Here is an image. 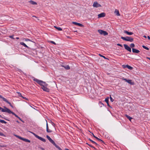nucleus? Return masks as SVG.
Masks as SVG:
<instances>
[{
  "instance_id": "nucleus-1",
  "label": "nucleus",
  "mask_w": 150,
  "mask_h": 150,
  "mask_svg": "<svg viewBox=\"0 0 150 150\" xmlns=\"http://www.w3.org/2000/svg\"><path fill=\"white\" fill-rule=\"evenodd\" d=\"M4 108L3 109L2 108L0 107V110H1L2 112H7L9 114H12L13 115L15 116L19 119L21 121L23 122H24V121L22 120V119L18 117L17 115L15 114L14 112H12L9 109L7 108L5 106L4 107Z\"/></svg>"
},
{
  "instance_id": "nucleus-2",
  "label": "nucleus",
  "mask_w": 150,
  "mask_h": 150,
  "mask_svg": "<svg viewBox=\"0 0 150 150\" xmlns=\"http://www.w3.org/2000/svg\"><path fill=\"white\" fill-rule=\"evenodd\" d=\"M33 80L37 82L38 84L40 85L43 87V86H47L48 84L46 83L45 82L41 80L38 79L36 78H34Z\"/></svg>"
},
{
  "instance_id": "nucleus-3",
  "label": "nucleus",
  "mask_w": 150,
  "mask_h": 150,
  "mask_svg": "<svg viewBox=\"0 0 150 150\" xmlns=\"http://www.w3.org/2000/svg\"><path fill=\"white\" fill-rule=\"evenodd\" d=\"M121 38L124 40L129 41L131 42H133L134 41L133 38L127 36L125 37H121Z\"/></svg>"
},
{
  "instance_id": "nucleus-4",
  "label": "nucleus",
  "mask_w": 150,
  "mask_h": 150,
  "mask_svg": "<svg viewBox=\"0 0 150 150\" xmlns=\"http://www.w3.org/2000/svg\"><path fill=\"white\" fill-rule=\"evenodd\" d=\"M29 132L32 133L36 138H38L40 140L44 142H46V140L44 138L38 136V135L36 134H35V133L33 132H32L30 131H29Z\"/></svg>"
},
{
  "instance_id": "nucleus-5",
  "label": "nucleus",
  "mask_w": 150,
  "mask_h": 150,
  "mask_svg": "<svg viewBox=\"0 0 150 150\" xmlns=\"http://www.w3.org/2000/svg\"><path fill=\"white\" fill-rule=\"evenodd\" d=\"M14 135L16 137L18 138L19 139H20L23 141L25 142H29V143H30V140H29L28 139H26L23 138L20 136H18L17 135Z\"/></svg>"
},
{
  "instance_id": "nucleus-6",
  "label": "nucleus",
  "mask_w": 150,
  "mask_h": 150,
  "mask_svg": "<svg viewBox=\"0 0 150 150\" xmlns=\"http://www.w3.org/2000/svg\"><path fill=\"white\" fill-rule=\"evenodd\" d=\"M0 98H2L3 101L6 102L12 108L13 107V105L10 102H9L6 98L3 97L1 95H0Z\"/></svg>"
},
{
  "instance_id": "nucleus-7",
  "label": "nucleus",
  "mask_w": 150,
  "mask_h": 150,
  "mask_svg": "<svg viewBox=\"0 0 150 150\" xmlns=\"http://www.w3.org/2000/svg\"><path fill=\"white\" fill-rule=\"evenodd\" d=\"M122 79L123 80L125 81L126 82H127L128 83L131 85L134 84L132 82V80H131L127 79L124 78H123Z\"/></svg>"
},
{
  "instance_id": "nucleus-8",
  "label": "nucleus",
  "mask_w": 150,
  "mask_h": 150,
  "mask_svg": "<svg viewBox=\"0 0 150 150\" xmlns=\"http://www.w3.org/2000/svg\"><path fill=\"white\" fill-rule=\"evenodd\" d=\"M93 6L96 8H98L99 7H101V5L98 4L97 2H95L93 3Z\"/></svg>"
},
{
  "instance_id": "nucleus-9",
  "label": "nucleus",
  "mask_w": 150,
  "mask_h": 150,
  "mask_svg": "<svg viewBox=\"0 0 150 150\" xmlns=\"http://www.w3.org/2000/svg\"><path fill=\"white\" fill-rule=\"evenodd\" d=\"M124 46L125 49L129 51L130 52H131V49L130 47H129L126 44H124Z\"/></svg>"
},
{
  "instance_id": "nucleus-10",
  "label": "nucleus",
  "mask_w": 150,
  "mask_h": 150,
  "mask_svg": "<svg viewBox=\"0 0 150 150\" xmlns=\"http://www.w3.org/2000/svg\"><path fill=\"white\" fill-rule=\"evenodd\" d=\"M105 16V13H102L98 15V18L103 17Z\"/></svg>"
},
{
  "instance_id": "nucleus-11",
  "label": "nucleus",
  "mask_w": 150,
  "mask_h": 150,
  "mask_svg": "<svg viewBox=\"0 0 150 150\" xmlns=\"http://www.w3.org/2000/svg\"><path fill=\"white\" fill-rule=\"evenodd\" d=\"M47 86H43V87H42V88L44 91L47 92H49V89L47 88Z\"/></svg>"
},
{
  "instance_id": "nucleus-12",
  "label": "nucleus",
  "mask_w": 150,
  "mask_h": 150,
  "mask_svg": "<svg viewBox=\"0 0 150 150\" xmlns=\"http://www.w3.org/2000/svg\"><path fill=\"white\" fill-rule=\"evenodd\" d=\"M46 130H47V132H48V133H51V132H52V131L49 129V128H48V124H47V120H46Z\"/></svg>"
},
{
  "instance_id": "nucleus-13",
  "label": "nucleus",
  "mask_w": 150,
  "mask_h": 150,
  "mask_svg": "<svg viewBox=\"0 0 150 150\" xmlns=\"http://www.w3.org/2000/svg\"><path fill=\"white\" fill-rule=\"evenodd\" d=\"M46 130H47V132H48V133H51V132H52V131L49 129V128H48V124H47V120H46Z\"/></svg>"
},
{
  "instance_id": "nucleus-14",
  "label": "nucleus",
  "mask_w": 150,
  "mask_h": 150,
  "mask_svg": "<svg viewBox=\"0 0 150 150\" xmlns=\"http://www.w3.org/2000/svg\"><path fill=\"white\" fill-rule=\"evenodd\" d=\"M122 66H123V68H127V69H129L130 70H132L133 69V68L132 67H131V66H130L129 65H123Z\"/></svg>"
},
{
  "instance_id": "nucleus-15",
  "label": "nucleus",
  "mask_w": 150,
  "mask_h": 150,
  "mask_svg": "<svg viewBox=\"0 0 150 150\" xmlns=\"http://www.w3.org/2000/svg\"><path fill=\"white\" fill-rule=\"evenodd\" d=\"M132 51L133 52L137 54H138L140 52L139 50L134 48H132Z\"/></svg>"
},
{
  "instance_id": "nucleus-16",
  "label": "nucleus",
  "mask_w": 150,
  "mask_h": 150,
  "mask_svg": "<svg viewBox=\"0 0 150 150\" xmlns=\"http://www.w3.org/2000/svg\"><path fill=\"white\" fill-rule=\"evenodd\" d=\"M72 23L73 24H75L76 25L79 26H80V27H83V25L82 24H81L79 23H78L75 22H73Z\"/></svg>"
},
{
  "instance_id": "nucleus-17",
  "label": "nucleus",
  "mask_w": 150,
  "mask_h": 150,
  "mask_svg": "<svg viewBox=\"0 0 150 150\" xmlns=\"http://www.w3.org/2000/svg\"><path fill=\"white\" fill-rule=\"evenodd\" d=\"M124 33L127 35H131L133 34V33L132 32H129L127 30H125L124 31Z\"/></svg>"
},
{
  "instance_id": "nucleus-18",
  "label": "nucleus",
  "mask_w": 150,
  "mask_h": 150,
  "mask_svg": "<svg viewBox=\"0 0 150 150\" xmlns=\"http://www.w3.org/2000/svg\"><path fill=\"white\" fill-rule=\"evenodd\" d=\"M115 13L117 16H120V15L119 11L117 9H115Z\"/></svg>"
},
{
  "instance_id": "nucleus-19",
  "label": "nucleus",
  "mask_w": 150,
  "mask_h": 150,
  "mask_svg": "<svg viewBox=\"0 0 150 150\" xmlns=\"http://www.w3.org/2000/svg\"><path fill=\"white\" fill-rule=\"evenodd\" d=\"M20 44L21 45H22L24 47H26L27 48H29V47L28 46L24 43L23 42H21L20 43Z\"/></svg>"
},
{
  "instance_id": "nucleus-20",
  "label": "nucleus",
  "mask_w": 150,
  "mask_h": 150,
  "mask_svg": "<svg viewBox=\"0 0 150 150\" xmlns=\"http://www.w3.org/2000/svg\"><path fill=\"white\" fill-rule=\"evenodd\" d=\"M29 2L30 3V4H32L33 5H37V3L33 1L30 0V1H29Z\"/></svg>"
},
{
  "instance_id": "nucleus-21",
  "label": "nucleus",
  "mask_w": 150,
  "mask_h": 150,
  "mask_svg": "<svg viewBox=\"0 0 150 150\" xmlns=\"http://www.w3.org/2000/svg\"><path fill=\"white\" fill-rule=\"evenodd\" d=\"M125 116L130 121H131V120L132 119V117H130V116H129L127 115H125Z\"/></svg>"
},
{
  "instance_id": "nucleus-22",
  "label": "nucleus",
  "mask_w": 150,
  "mask_h": 150,
  "mask_svg": "<svg viewBox=\"0 0 150 150\" xmlns=\"http://www.w3.org/2000/svg\"><path fill=\"white\" fill-rule=\"evenodd\" d=\"M88 140H89L91 142L95 144L96 145V146H98V145L97 144L96 142H95L94 141H93L91 139H90L89 138L88 139Z\"/></svg>"
},
{
  "instance_id": "nucleus-23",
  "label": "nucleus",
  "mask_w": 150,
  "mask_h": 150,
  "mask_svg": "<svg viewBox=\"0 0 150 150\" xmlns=\"http://www.w3.org/2000/svg\"><path fill=\"white\" fill-rule=\"evenodd\" d=\"M49 141L53 145H55V144H56L55 143L54 141L52 139H50V140H49Z\"/></svg>"
},
{
  "instance_id": "nucleus-24",
  "label": "nucleus",
  "mask_w": 150,
  "mask_h": 150,
  "mask_svg": "<svg viewBox=\"0 0 150 150\" xmlns=\"http://www.w3.org/2000/svg\"><path fill=\"white\" fill-rule=\"evenodd\" d=\"M54 27L59 31H61L62 30V28L60 27H58L55 26H54Z\"/></svg>"
},
{
  "instance_id": "nucleus-25",
  "label": "nucleus",
  "mask_w": 150,
  "mask_h": 150,
  "mask_svg": "<svg viewBox=\"0 0 150 150\" xmlns=\"http://www.w3.org/2000/svg\"><path fill=\"white\" fill-rule=\"evenodd\" d=\"M98 31L99 33L102 35L104 31L101 30H98Z\"/></svg>"
},
{
  "instance_id": "nucleus-26",
  "label": "nucleus",
  "mask_w": 150,
  "mask_h": 150,
  "mask_svg": "<svg viewBox=\"0 0 150 150\" xmlns=\"http://www.w3.org/2000/svg\"><path fill=\"white\" fill-rule=\"evenodd\" d=\"M98 140V141H99V142H100L102 143H104V142L102 140H101V139H99V138H98V137H97L96 138Z\"/></svg>"
},
{
  "instance_id": "nucleus-27",
  "label": "nucleus",
  "mask_w": 150,
  "mask_h": 150,
  "mask_svg": "<svg viewBox=\"0 0 150 150\" xmlns=\"http://www.w3.org/2000/svg\"><path fill=\"white\" fill-rule=\"evenodd\" d=\"M0 122L1 123H4V124H6L7 122L4 120L0 119Z\"/></svg>"
},
{
  "instance_id": "nucleus-28",
  "label": "nucleus",
  "mask_w": 150,
  "mask_h": 150,
  "mask_svg": "<svg viewBox=\"0 0 150 150\" xmlns=\"http://www.w3.org/2000/svg\"><path fill=\"white\" fill-rule=\"evenodd\" d=\"M64 68L66 69H70V67L69 65H67L65 66H64Z\"/></svg>"
},
{
  "instance_id": "nucleus-29",
  "label": "nucleus",
  "mask_w": 150,
  "mask_h": 150,
  "mask_svg": "<svg viewBox=\"0 0 150 150\" xmlns=\"http://www.w3.org/2000/svg\"><path fill=\"white\" fill-rule=\"evenodd\" d=\"M54 146L59 150H62V149L59 146L57 145L56 144H55Z\"/></svg>"
},
{
  "instance_id": "nucleus-30",
  "label": "nucleus",
  "mask_w": 150,
  "mask_h": 150,
  "mask_svg": "<svg viewBox=\"0 0 150 150\" xmlns=\"http://www.w3.org/2000/svg\"><path fill=\"white\" fill-rule=\"evenodd\" d=\"M102 35H108V33L106 31H104Z\"/></svg>"
},
{
  "instance_id": "nucleus-31",
  "label": "nucleus",
  "mask_w": 150,
  "mask_h": 150,
  "mask_svg": "<svg viewBox=\"0 0 150 150\" xmlns=\"http://www.w3.org/2000/svg\"><path fill=\"white\" fill-rule=\"evenodd\" d=\"M108 100H109V97H107L105 98V101L107 103L109 102Z\"/></svg>"
},
{
  "instance_id": "nucleus-32",
  "label": "nucleus",
  "mask_w": 150,
  "mask_h": 150,
  "mask_svg": "<svg viewBox=\"0 0 150 150\" xmlns=\"http://www.w3.org/2000/svg\"><path fill=\"white\" fill-rule=\"evenodd\" d=\"M142 47L144 48L147 50H149V49L148 47H147L144 45H143Z\"/></svg>"
},
{
  "instance_id": "nucleus-33",
  "label": "nucleus",
  "mask_w": 150,
  "mask_h": 150,
  "mask_svg": "<svg viewBox=\"0 0 150 150\" xmlns=\"http://www.w3.org/2000/svg\"><path fill=\"white\" fill-rule=\"evenodd\" d=\"M130 47L133 48L134 47L135 45L134 43H131L130 45Z\"/></svg>"
},
{
  "instance_id": "nucleus-34",
  "label": "nucleus",
  "mask_w": 150,
  "mask_h": 150,
  "mask_svg": "<svg viewBox=\"0 0 150 150\" xmlns=\"http://www.w3.org/2000/svg\"><path fill=\"white\" fill-rule=\"evenodd\" d=\"M99 55L101 57H103V58H105V59H108L107 58L105 57L104 56H103V55H101L100 54H99Z\"/></svg>"
},
{
  "instance_id": "nucleus-35",
  "label": "nucleus",
  "mask_w": 150,
  "mask_h": 150,
  "mask_svg": "<svg viewBox=\"0 0 150 150\" xmlns=\"http://www.w3.org/2000/svg\"><path fill=\"white\" fill-rule=\"evenodd\" d=\"M110 101L111 102H112L114 100V99L112 98V97H111L110 96Z\"/></svg>"
},
{
  "instance_id": "nucleus-36",
  "label": "nucleus",
  "mask_w": 150,
  "mask_h": 150,
  "mask_svg": "<svg viewBox=\"0 0 150 150\" xmlns=\"http://www.w3.org/2000/svg\"><path fill=\"white\" fill-rule=\"evenodd\" d=\"M46 137L49 140L50 139H51V138L48 135H47L46 136Z\"/></svg>"
},
{
  "instance_id": "nucleus-37",
  "label": "nucleus",
  "mask_w": 150,
  "mask_h": 150,
  "mask_svg": "<svg viewBox=\"0 0 150 150\" xmlns=\"http://www.w3.org/2000/svg\"><path fill=\"white\" fill-rule=\"evenodd\" d=\"M0 117L1 118H3V119H4L5 120H6L9 121V120H8L7 119H6V118H4V117H2L1 116V115H0Z\"/></svg>"
},
{
  "instance_id": "nucleus-38",
  "label": "nucleus",
  "mask_w": 150,
  "mask_h": 150,
  "mask_svg": "<svg viewBox=\"0 0 150 150\" xmlns=\"http://www.w3.org/2000/svg\"><path fill=\"white\" fill-rule=\"evenodd\" d=\"M18 95H19V96L20 97H23V96H22V95L21 94V93L20 92H18Z\"/></svg>"
},
{
  "instance_id": "nucleus-39",
  "label": "nucleus",
  "mask_w": 150,
  "mask_h": 150,
  "mask_svg": "<svg viewBox=\"0 0 150 150\" xmlns=\"http://www.w3.org/2000/svg\"><path fill=\"white\" fill-rule=\"evenodd\" d=\"M0 136H5L4 134L2 133H1L0 132Z\"/></svg>"
},
{
  "instance_id": "nucleus-40",
  "label": "nucleus",
  "mask_w": 150,
  "mask_h": 150,
  "mask_svg": "<svg viewBox=\"0 0 150 150\" xmlns=\"http://www.w3.org/2000/svg\"><path fill=\"white\" fill-rule=\"evenodd\" d=\"M25 41H31V40H30V39H25Z\"/></svg>"
},
{
  "instance_id": "nucleus-41",
  "label": "nucleus",
  "mask_w": 150,
  "mask_h": 150,
  "mask_svg": "<svg viewBox=\"0 0 150 150\" xmlns=\"http://www.w3.org/2000/svg\"><path fill=\"white\" fill-rule=\"evenodd\" d=\"M13 35H10L9 36V37L10 38H12L13 39H14V38H13Z\"/></svg>"
},
{
  "instance_id": "nucleus-42",
  "label": "nucleus",
  "mask_w": 150,
  "mask_h": 150,
  "mask_svg": "<svg viewBox=\"0 0 150 150\" xmlns=\"http://www.w3.org/2000/svg\"><path fill=\"white\" fill-rule=\"evenodd\" d=\"M117 45H118V46H120L121 47H122V45L121 44H117Z\"/></svg>"
},
{
  "instance_id": "nucleus-43",
  "label": "nucleus",
  "mask_w": 150,
  "mask_h": 150,
  "mask_svg": "<svg viewBox=\"0 0 150 150\" xmlns=\"http://www.w3.org/2000/svg\"><path fill=\"white\" fill-rule=\"evenodd\" d=\"M87 144L90 147H92L93 148V147L94 146H93L92 145H91V144H88V143H87Z\"/></svg>"
},
{
  "instance_id": "nucleus-44",
  "label": "nucleus",
  "mask_w": 150,
  "mask_h": 150,
  "mask_svg": "<svg viewBox=\"0 0 150 150\" xmlns=\"http://www.w3.org/2000/svg\"><path fill=\"white\" fill-rule=\"evenodd\" d=\"M50 42H51V43H52L53 44H54V45H55V44H56V43H55L54 42V41H51Z\"/></svg>"
},
{
  "instance_id": "nucleus-45",
  "label": "nucleus",
  "mask_w": 150,
  "mask_h": 150,
  "mask_svg": "<svg viewBox=\"0 0 150 150\" xmlns=\"http://www.w3.org/2000/svg\"><path fill=\"white\" fill-rule=\"evenodd\" d=\"M39 148L40 149H41V150H45L43 148H42V147H39Z\"/></svg>"
},
{
  "instance_id": "nucleus-46",
  "label": "nucleus",
  "mask_w": 150,
  "mask_h": 150,
  "mask_svg": "<svg viewBox=\"0 0 150 150\" xmlns=\"http://www.w3.org/2000/svg\"><path fill=\"white\" fill-rule=\"evenodd\" d=\"M22 97L24 99H25L26 100H28V98H26V97Z\"/></svg>"
},
{
  "instance_id": "nucleus-47",
  "label": "nucleus",
  "mask_w": 150,
  "mask_h": 150,
  "mask_svg": "<svg viewBox=\"0 0 150 150\" xmlns=\"http://www.w3.org/2000/svg\"><path fill=\"white\" fill-rule=\"evenodd\" d=\"M107 105L108 106H109V107H111L109 105V102L108 103H107Z\"/></svg>"
},
{
  "instance_id": "nucleus-48",
  "label": "nucleus",
  "mask_w": 150,
  "mask_h": 150,
  "mask_svg": "<svg viewBox=\"0 0 150 150\" xmlns=\"http://www.w3.org/2000/svg\"><path fill=\"white\" fill-rule=\"evenodd\" d=\"M92 134H93V137L94 138H96L97 137H96V136H95L94 135V134H93V133H92Z\"/></svg>"
},
{
  "instance_id": "nucleus-49",
  "label": "nucleus",
  "mask_w": 150,
  "mask_h": 150,
  "mask_svg": "<svg viewBox=\"0 0 150 150\" xmlns=\"http://www.w3.org/2000/svg\"><path fill=\"white\" fill-rule=\"evenodd\" d=\"M147 38L149 40H150V37L149 36H147Z\"/></svg>"
},
{
  "instance_id": "nucleus-50",
  "label": "nucleus",
  "mask_w": 150,
  "mask_h": 150,
  "mask_svg": "<svg viewBox=\"0 0 150 150\" xmlns=\"http://www.w3.org/2000/svg\"><path fill=\"white\" fill-rule=\"evenodd\" d=\"M52 125L53 126H54V125L55 124L54 123L52 122Z\"/></svg>"
},
{
  "instance_id": "nucleus-51",
  "label": "nucleus",
  "mask_w": 150,
  "mask_h": 150,
  "mask_svg": "<svg viewBox=\"0 0 150 150\" xmlns=\"http://www.w3.org/2000/svg\"><path fill=\"white\" fill-rule=\"evenodd\" d=\"M93 148L94 149V150H97V149L94 147H93Z\"/></svg>"
},
{
  "instance_id": "nucleus-52",
  "label": "nucleus",
  "mask_w": 150,
  "mask_h": 150,
  "mask_svg": "<svg viewBox=\"0 0 150 150\" xmlns=\"http://www.w3.org/2000/svg\"><path fill=\"white\" fill-rule=\"evenodd\" d=\"M146 58H147L148 59H149L150 60V58H149V57H146Z\"/></svg>"
},
{
  "instance_id": "nucleus-53",
  "label": "nucleus",
  "mask_w": 150,
  "mask_h": 150,
  "mask_svg": "<svg viewBox=\"0 0 150 150\" xmlns=\"http://www.w3.org/2000/svg\"><path fill=\"white\" fill-rule=\"evenodd\" d=\"M143 37L145 38H146V36L144 35V36H143Z\"/></svg>"
},
{
  "instance_id": "nucleus-54",
  "label": "nucleus",
  "mask_w": 150,
  "mask_h": 150,
  "mask_svg": "<svg viewBox=\"0 0 150 150\" xmlns=\"http://www.w3.org/2000/svg\"><path fill=\"white\" fill-rule=\"evenodd\" d=\"M16 39H19V38H18V37H16Z\"/></svg>"
},
{
  "instance_id": "nucleus-55",
  "label": "nucleus",
  "mask_w": 150,
  "mask_h": 150,
  "mask_svg": "<svg viewBox=\"0 0 150 150\" xmlns=\"http://www.w3.org/2000/svg\"><path fill=\"white\" fill-rule=\"evenodd\" d=\"M16 122H17L18 123H19V122L17 120V121H16Z\"/></svg>"
},
{
  "instance_id": "nucleus-56",
  "label": "nucleus",
  "mask_w": 150,
  "mask_h": 150,
  "mask_svg": "<svg viewBox=\"0 0 150 150\" xmlns=\"http://www.w3.org/2000/svg\"><path fill=\"white\" fill-rule=\"evenodd\" d=\"M66 150H69V149H66Z\"/></svg>"
}]
</instances>
